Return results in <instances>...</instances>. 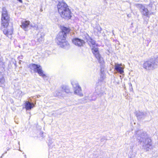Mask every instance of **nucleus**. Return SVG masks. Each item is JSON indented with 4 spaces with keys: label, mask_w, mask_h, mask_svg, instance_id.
Segmentation results:
<instances>
[{
    "label": "nucleus",
    "mask_w": 158,
    "mask_h": 158,
    "mask_svg": "<svg viewBox=\"0 0 158 158\" xmlns=\"http://www.w3.org/2000/svg\"><path fill=\"white\" fill-rule=\"evenodd\" d=\"M135 134L137 135V139L143 149L147 151L152 148L151 139L146 132L138 131L135 132Z\"/></svg>",
    "instance_id": "f257e3e1"
},
{
    "label": "nucleus",
    "mask_w": 158,
    "mask_h": 158,
    "mask_svg": "<svg viewBox=\"0 0 158 158\" xmlns=\"http://www.w3.org/2000/svg\"><path fill=\"white\" fill-rule=\"evenodd\" d=\"M61 31L56 37L57 44L61 48H68L69 47V44L66 39L67 34L70 32V29L69 27L63 26L61 28Z\"/></svg>",
    "instance_id": "f03ea898"
},
{
    "label": "nucleus",
    "mask_w": 158,
    "mask_h": 158,
    "mask_svg": "<svg viewBox=\"0 0 158 158\" xmlns=\"http://www.w3.org/2000/svg\"><path fill=\"white\" fill-rule=\"evenodd\" d=\"M57 8L59 13L62 18L67 20L71 19L72 14L67 5L64 1H59Z\"/></svg>",
    "instance_id": "7ed1b4c3"
},
{
    "label": "nucleus",
    "mask_w": 158,
    "mask_h": 158,
    "mask_svg": "<svg viewBox=\"0 0 158 158\" xmlns=\"http://www.w3.org/2000/svg\"><path fill=\"white\" fill-rule=\"evenodd\" d=\"M10 17L1 18V29L3 33L8 38H11L13 33V28L12 25H9Z\"/></svg>",
    "instance_id": "20e7f679"
},
{
    "label": "nucleus",
    "mask_w": 158,
    "mask_h": 158,
    "mask_svg": "<svg viewBox=\"0 0 158 158\" xmlns=\"http://www.w3.org/2000/svg\"><path fill=\"white\" fill-rule=\"evenodd\" d=\"M158 66V56L144 62L143 67L146 71L153 70Z\"/></svg>",
    "instance_id": "39448f33"
},
{
    "label": "nucleus",
    "mask_w": 158,
    "mask_h": 158,
    "mask_svg": "<svg viewBox=\"0 0 158 158\" xmlns=\"http://www.w3.org/2000/svg\"><path fill=\"white\" fill-rule=\"evenodd\" d=\"M86 35H85V38L86 41L89 46L92 47L91 50L93 54L95 56L100 54L98 48L97 47L98 44L96 43V41L93 40L88 34Z\"/></svg>",
    "instance_id": "423d86ee"
},
{
    "label": "nucleus",
    "mask_w": 158,
    "mask_h": 158,
    "mask_svg": "<svg viewBox=\"0 0 158 158\" xmlns=\"http://www.w3.org/2000/svg\"><path fill=\"white\" fill-rule=\"evenodd\" d=\"M135 6L139 9L143 18V16H144L148 18L147 20H146L145 18H143L144 20V23L146 24H147L148 21L150 17V15H151L148 9L144 5L141 4H136Z\"/></svg>",
    "instance_id": "0eeeda50"
},
{
    "label": "nucleus",
    "mask_w": 158,
    "mask_h": 158,
    "mask_svg": "<svg viewBox=\"0 0 158 158\" xmlns=\"http://www.w3.org/2000/svg\"><path fill=\"white\" fill-rule=\"evenodd\" d=\"M28 67L31 69L33 70L35 72L37 73L39 75L43 71L41 66L39 64L32 63L29 65Z\"/></svg>",
    "instance_id": "6e6552de"
},
{
    "label": "nucleus",
    "mask_w": 158,
    "mask_h": 158,
    "mask_svg": "<svg viewBox=\"0 0 158 158\" xmlns=\"http://www.w3.org/2000/svg\"><path fill=\"white\" fill-rule=\"evenodd\" d=\"M71 84L74 88V93L80 96H83L81 88L78 84L77 82L73 81L71 82Z\"/></svg>",
    "instance_id": "1a4fd4ad"
},
{
    "label": "nucleus",
    "mask_w": 158,
    "mask_h": 158,
    "mask_svg": "<svg viewBox=\"0 0 158 158\" xmlns=\"http://www.w3.org/2000/svg\"><path fill=\"white\" fill-rule=\"evenodd\" d=\"M96 58L97 59L98 62L100 64L101 72L102 73L103 71H104V69L105 67L104 64L105 62L103 58L102 57L100 54H98L95 56Z\"/></svg>",
    "instance_id": "9d476101"
},
{
    "label": "nucleus",
    "mask_w": 158,
    "mask_h": 158,
    "mask_svg": "<svg viewBox=\"0 0 158 158\" xmlns=\"http://www.w3.org/2000/svg\"><path fill=\"white\" fill-rule=\"evenodd\" d=\"M58 90L59 91V94H61V97H63L66 95V94L70 92L69 87L65 85L62 86L60 89H58Z\"/></svg>",
    "instance_id": "9b49d317"
},
{
    "label": "nucleus",
    "mask_w": 158,
    "mask_h": 158,
    "mask_svg": "<svg viewBox=\"0 0 158 158\" xmlns=\"http://www.w3.org/2000/svg\"><path fill=\"white\" fill-rule=\"evenodd\" d=\"M72 42L73 44L78 47L83 46L85 43L83 40L77 37L73 38L72 40Z\"/></svg>",
    "instance_id": "f8f14e48"
},
{
    "label": "nucleus",
    "mask_w": 158,
    "mask_h": 158,
    "mask_svg": "<svg viewBox=\"0 0 158 158\" xmlns=\"http://www.w3.org/2000/svg\"><path fill=\"white\" fill-rule=\"evenodd\" d=\"M114 69L115 70L120 74H122L124 72V68L122 66L121 64L115 63Z\"/></svg>",
    "instance_id": "ddd939ff"
},
{
    "label": "nucleus",
    "mask_w": 158,
    "mask_h": 158,
    "mask_svg": "<svg viewBox=\"0 0 158 158\" xmlns=\"http://www.w3.org/2000/svg\"><path fill=\"white\" fill-rule=\"evenodd\" d=\"M30 22L28 20L22 21L21 22V25H20V27L24 31H27L28 30V28L30 26Z\"/></svg>",
    "instance_id": "4468645a"
},
{
    "label": "nucleus",
    "mask_w": 158,
    "mask_h": 158,
    "mask_svg": "<svg viewBox=\"0 0 158 158\" xmlns=\"http://www.w3.org/2000/svg\"><path fill=\"white\" fill-rule=\"evenodd\" d=\"M135 114L137 118L139 120L144 119L146 116L145 114L143 112L136 111Z\"/></svg>",
    "instance_id": "2eb2a0df"
},
{
    "label": "nucleus",
    "mask_w": 158,
    "mask_h": 158,
    "mask_svg": "<svg viewBox=\"0 0 158 158\" xmlns=\"http://www.w3.org/2000/svg\"><path fill=\"white\" fill-rule=\"evenodd\" d=\"M25 106L26 110H30L35 106V105L33 102L26 101L25 103Z\"/></svg>",
    "instance_id": "dca6fc26"
},
{
    "label": "nucleus",
    "mask_w": 158,
    "mask_h": 158,
    "mask_svg": "<svg viewBox=\"0 0 158 158\" xmlns=\"http://www.w3.org/2000/svg\"><path fill=\"white\" fill-rule=\"evenodd\" d=\"M94 30L95 34L98 36H99L101 33L102 28L99 25H96L94 28Z\"/></svg>",
    "instance_id": "f3484780"
},
{
    "label": "nucleus",
    "mask_w": 158,
    "mask_h": 158,
    "mask_svg": "<svg viewBox=\"0 0 158 158\" xmlns=\"http://www.w3.org/2000/svg\"><path fill=\"white\" fill-rule=\"evenodd\" d=\"M88 96V99L89 101H94L96 99L98 94L96 92H94L93 94H90Z\"/></svg>",
    "instance_id": "a211bd4d"
},
{
    "label": "nucleus",
    "mask_w": 158,
    "mask_h": 158,
    "mask_svg": "<svg viewBox=\"0 0 158 158\" xmlns=\"http://www.w3.org/2000/svg\"><path fill=\"white\" fill-rule=\"evenodd\" d=\"M10 17L5 7H3L2 9L1 18Z\"/></svg>",
    "instance_id": "6ab92c4d"
},
{
    "label": "nucleus",
    "mask_w": 158,
    "mask_h": 158,
    "mask_svg": "<svg viewBox=\"0 0 158 158\" xmlns=\"http://www.w3.org/2000/svg\"><path fill=\"white\" fill-rule=\"evenodd\" d=\"M88 96H86V95H85V96L84 98L79 99L78 100L79 102L80 103H86L87 102L89 101V100L88 99Z\"/></svg>",
    "instance_id": "aec40b11"
},
{
    "label": "nucleus",
    "mask_w": 158,
    "mask_h": 158,
    "mask_svg": "<svg viewBox=\"0 0 158 158\" xmlns=\"http://www.w3.org/2000/svg\"><path fill=\"white\" fill-rule=\"evenodd\" d=\"M5 65L4 62L0 59V73H1L5 70Z\"/></svg>",
    "instance_id": "412c9836"
},
{
    "label": "nucleus",
    "mask_w": 158,
    "mask_h": 158,
    "mask_svg": "<svg viewBox=\"0 0 158 158\" xmlns=\"http://www.w3.org/2000/svg\"><path fill=\"white\" fill-rule=\"evenodd\" d=\"M5 82V80L3 76L2 73H0V86L3 85Z\"/></svg>",
    "instance_id": "4be33fe9"
},
{
    "label": "nucleus",
    "mask_w": 158,
    "mask_h": 158,
    "mask_svg": "<svg viewBox=\"0 0 158 158\" xmlns=\"http://www.w3.org/2000/svg\"><path fill=\"white\" fill-rule=\"evenodd\" d=\"M22 92L20 90L18 89L16 90L14 93V94H16L17 97H20L22 96Z\"/></svg>",
    "instance_id": "5701e85b"
},
{
    "label": "nucleus",
    "mask_w": 158,
    "mask_h": 158,
    "mask_svg": "<svg viewBox=\"0 0 158 158\" xmlns=\"http://www.w3.org/2000/svg\"><path fill=\"white\" fill-rule=\"evenodd\" d=\"M41 73V74H40L39 75V76L42 77L43 78L44 80H48V77L47 76H46L45 74L44 73V71H43V72H42V73Z\"/></svg>",
    "instance_id": "b1692460"
},
{
    "label": "nucleus",
    "mask_w": 158,
    "mask_h": 158,
    "mask_svg": "<svg viewBox=\"0 0 158 158\" xmlns=\"http://www.w3.org/2000/svg\"><path fill=\"white\" fill-rule=\"evenodd\" d=\"M59 91H58V89L56 90L54 93L53 95L55 97H61V94H59Z\"/></svg>",
    "instance_id": "393cba45"
},
{
    "label": "nucleus",
    "mask_w": 158,
    "mask_h": 158,
    "mask_svg": "<svg viewBox=\"0 0 158 158\" xmlns=\"http://www.w3.org/2000/svg\"><path fill=\"white\" fill-rule=\"evenodd\" d=\"M44 33L43 32H39L37 34V38H44Z\"/></svg>",
    "instance_id": "a878e982"
},
{
    "label": "nucleus",
    "mask_w": 158,
    "mask_h": 158,
    "mask_svg": "<svg viewBox=\"0 0 158 158\" xmlns=\"http://www.w3.org/2000/svg\"><path fill=\"white\" fill-rule=\"evenodd\" d=\"M44 40V38H37V40L38 42L40 43L41 42H42Z\"/></svg>",
    "instance_id": "bb28decb"
},
{
    "label": "nucleus",
    "mask_w": 158,
    "mask_h": 158,
    "mask_svg": "<svg viewBox=\"0 0 158 158\" xmlns=\"http://www.w3.org/2000/svg\"><path fill=\"white\" fill-rule=\"evenodd\" d=\"M49 143H48V145H49L50 144H51L52 143L53 141L51 138H49L48 139Z\"/></svg>",
    "instance_id": "cd10ccee"
},
{
    "label": "nucleus",
    "mask_w": 158,
    "mask_h": 158,
    "mask_svg": "<svg viewBox=\"0 0 158 158\" xmlns=\"http://www.w3.org/2000/svg\"><path fill=\"white\" fill-rule=\"evenodd\" d=\"M129 88H130V90L131 91L133 90V89L132 88V85L131 84V83H129Z\"/></svg>",
    "instance_id": "c85d7f7f"
},
{
    "label": "nucleus",
    "mask_w": 158,
    "mask_h": 158,
    "mask_svg": "<svg viewBox=\"0 0 158 158\" xmlns=\"http://www.w3.org/2000/svg\"><path fill=\"white\" fill-rule=\"evenodd\" d=\"M18 58L19 60L22 59L23 58V56L22 55L19 56L18 57Z\"/></svg>",
    "instance_id": "c756f323"
},
{
    "label": "nucleus",
    "mask_w": 158,
    "mask_h": 158,
    "mask_svg": "<svg viewBox=\"0 0 158 158\" xmlns=\"http://www.w3.org/2000/svg\"><path fill=\"white\" fill-rule=\"evenodd\" d=\"M13 64H14L15 65V67H16L17 66V65H16V61H15V60L14 61H13Z\"/></svg>",
    "instance_id": "7c9ffc66"
},
{
    "label": "nucleus",
    "mask_w": 158,
    "mask_h": 158,
    "mask_svg": "<svg viewBox=\"0 0 158 158\" xmlns=\"http://www.w3.org/2000/svg\"><path fill=\"white\" fill-rule=\"evenodd\" d=\"M6 153H7V152L6 151L4 153L2 154V156H1L0 158H2L3 157V156H4V154H6Z\"/></svg>",
    "instance_id": "2f4dec72"
},
{
    "label": "nucleus",
    "mask_w": 158,
    "mask_h": 158,
    "mask_svg": "<svg viewBox=\"0 0 158 158\" xmlns=\"http://www.w3.org/2000/svg\"><path fill=\"white\" fill-rule=\"evenodd\" d=\"M17 1L19 2H20L22 3V0H17Z\"/></svg>",
    "instance_id": "473e14b6"
},
{
    "label": "nucleus",
    "mask_w": 158,
    "mask_h": 158,
    "mask_svg": "<svg viewBox=\"0 0 158 158\" xmlns=\"http://www.w3.org/2000/svg\"><path fill=\"white\" fill-rule=\"evenodd\" d=\"M6 150H7V151H8L10 150V148L8 147H7L6 148Z\"/></svg>",
    "instance_id": "72a5a7b5"
},
{
    "label": "nucleus",
    "mask_w": 158,
    "mask_h": 158,
    "mask_svg": "<svg viewBox=\"0 0 158 158\" xmlns=\"http://www.w3.org/2000/svg\"><path fill=\"white\" fill-rule=\"evenodd\" d=\"M24 156H25V158H26V155H24Z\"/></svg>",
    "instance_id": "f704fd0d"
},
{
    "label": "nucleus",
    "mask_w": 158,
    "mask_h": 158,
    "mask_svg": "<svg viewBox=\"0 0 158 158\" xmlns=\"http://www.w3.org/2000/svg\"><path fill=\"white\" fill-rule=\"evenodd\" d=\"M151 4H149V6H151Z\"/></svg>",
    "instance_id": "c9c22d12"
},
{
    "label": "nucleus",
    "mask_w": 158,
    "mask_h": 158,
    "mask_svg": "<svg viewBox=\"0 0 158 158\" xmlns=\"http://www.w3.org/2000/svg\"><path fill=\"white\" fill-rule=\"evenodd\" d=\"M30 26L32 27H33L31 25H30Z\"/></svg>",
    "instance_id": "e433bc0d"
},
{
    "label": "nucleus",
    "mask_w": 158,
    "mask_h": 158,
    "mask_svg": "<svg viewBox=\"0 0 158 158\" xmlns=\"http://www.w3.org/2000/svg\"><path fill=\"white\" fill-rule=\"evenodd\" d=\"M129 158H132L130 157Z\"/></svg>",
    "instance_id": "4c0bfd02"
}]
</instances>
